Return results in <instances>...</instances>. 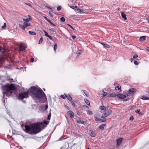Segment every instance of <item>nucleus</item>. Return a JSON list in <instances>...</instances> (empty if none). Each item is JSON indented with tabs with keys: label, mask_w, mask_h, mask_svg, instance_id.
I'll list each match as a JSON object with an SVG mask.
<instances>
[{
	"label": "nucleus",
	"mask_w": 149,
	"mask_h": 149,
	"mask_svg": "<svg viewBox=\"0 0 149 149\" xmlns=\"http://www.w3.org/2000/svg\"><path fill=\"white\" fill-rule=\"evenodd\" d=\"M49 122H37L31 125L26 124L24 125L25 130L29 134H37L46 127V125L48 124Z\"/></svg>",
	"instance_id": "nucleus-1"
},
{
	"label": "nucleus",
	"mask_w": 149,
	"mask_h": 149,
	"mask_svg": "<svg viewBox=\"0 0 149 149\" xmlns=\"http://www.w3.org/2000/svg\"><path fill=\"white\" fill-rule=\"evenodd\" d=\"M30 91L37 99H41L43 97L44 93L41 89H38L36 87H33L31 88Z\"/></svg>",
	"instance_id": "nucleus-2"
},
{
	"label": "nucleus",
	"mask_w": 149,
	"mask_h": 149,
	"mask_svg": "<svg viewBox=\"0 0 149 149\" xmlns=\"http://www.w3.org/2000/svg\"><path fill=\"white\" fill-rule=\"evenodd\" d=\"M4 89L6 91V92H3V95H5L7 93L10 92L11 93H12L13 91L15 90V88L13 84H8L4 86Z\"/></svg>",
	"instance_id": "nucleus-3"
},
{
	"label": "nucleus",
	"mask_w": 149,
	"mask_h": 149,
	"mask_svg": "<svg viewBox=\"0 0 149 149\" xmlns=\"http://www.w3.org/2000/svg\"><path fill=\"white\" fill-rule=\"evenodd\" d=\"M28 92H24L19 93L18 95V99L22 100L24 98H27L29 97Z\"/></svg>",
	"instance_id": "nucleus-4"
},
{
	"label": "nucleus",
	"mask_w": 149,
	"mask_h": 149,
	"mask_svg": "<svg viewBox=\"0 0 149 149\" xmlns=\"http://www.w3.org/2000/svg\"><path fill=\"white\" fill-rule=\"evenodd\" d=\"M112 111L110 109L107 108L102 113L101 118H105L111 114Z\"/></svg>",
	"instance_id": "nucleus-5"
},
{
	"label": "nucleus",
	"mask_w": 149,
	"mask_h": 149,
	"mask_svg": "<svg viewBox=\"0 0 149 149\" xmlns=\"http://www.w3.org/2000/svg\"><path fill=\"white\" fill-rule=\"evenodd\" d=\"M31 25V24L29 23L24 22L23 23V25L21 24H19V27L23 30H24L25 28L27 26H30Z\"/></svg>",
	"instance_id": "nucleus-6"
},
{
	"label": "nucleus",
	"mask_w": 149,
	"mask_h": 149,
	"mask_svg": "<svg viewBox=\"0 0 149 149\" xmlns=\"http://www.w3.org/2000/svg\"><path fill=\"white\" fill-rule=\"evenodd\" d=\"M136 89L134 88H131L129 89L128 93H127L129 95H133L136 92Z\"/></svg>",
	"instance_id": "nucleus-7"
},
{
	"label": "nucleus",
	"mask_w": 149,
	"mask_h": 149,
	"mask_svg": "<svg viewBox=\"0 0 149 149\" xmlns=\"http://www.w3.org/2000/svg\"><path fill=\"white\" fill-rule=\"evenodd\" d=\"M129 96V95L128 94H126L125 95H124L121 94H119L117 95V96L119 97V98L122 99H125L126 97Z\"/></svg>",
	"instance_id": "nucleus-8"
},
{
	"label": "nucleus",
	"mask_w": 149,
	"mask_h": 149,
	"mask_svg": "<svg viewBox=\"0 0 149 149\" xmlns=\"http://www.w3.org/2000/svg\"><path fill=\"white\" fill-rule=\"evenodd\" d=\"M123 139L119 138L116 140L117 145L118 146H119L122 141Z\"/></svg>",
	"instance_id": "nucleus-9"
},
{
	"label": "nucleus",
	"mask_w": 149,
	"mask_h": 149,
	"mask_svg": "<svg viewBox=\"0 0 149 149\" xmlns=\"http://www.w3.org/2000/svg\"><path fill=\"white\" fill-rule=\"evenodd\" d=\"M28 17H29V18L26 19H23V20L24 21V22L26 23L27 22H28L31 20L32 19L31 16L29 15H28Z\"/></svg>",
	"instance_id": "nucleus-10"
},
{
	"label": "nucleus",
	"mask_w": 149,
	"mask_h": 149,
	"mask_svg": "<svg viewBox=\"0 0 149 149\" xmlns=\"http://www.w3.org/2000/svg\"><path fill=\"white\" fill-rule=\"evenodd\" d=\"M89 134L91 136L93 137H94L95 136V134L94 131L92 130H90L89 131Z\"/></svg>",
	"instance_id": "nucleus-11"
},
{
	"label": "nucleus",
	"mask_w": 149,
	"mask_h": 149,
	"mask_svg": "<svg viewBox=\"0 0 149 149\" xmlns=\"http://www.w3.org/2000/svg\"><path fill=\"white\" fill-rule=\"evenodd\" d=\"M19 49L20 51H23L25 49V48L22 45H20L19 47Z\"/></svg>",
	"instance_id": "nucleus-12"
},
{
	"label": "nucleus",
	"mask_w": 149,
	"mask_h": 149,
	"mask_svg": "<svg viewBox=\"0 0 149 149\" xmlns=\"http://www.w3.org/2000/svg\"><path fill=\"white\" fill-rule=\"evenodd\" d=\"M68 114L71 117H73L74 115L73 112L71 111H69L67 112Z\"/></svg>",
	"instance_id": "nucleus-13"
},
{
	"label": "nucleus",
	"mask_w": 149,
	"mask_h": 149,
	"mask_svg": "<svg viewBox=\"0 0 149 149\" xmlns=\"http://www.w3.org/2000/svg\"><path fill=\"white\" fill-rule=\"evenodd\" d=\"M117 95L115 93H113L109 94V95H108L107 97H115L117 96Z\"/></svg>",
	"instance_id": "nucleus-14"
},
{
	"label": "nucleus",
	"mask_w": 149,
	"mask_h": 149,
	"mask_svg": "<svg viewBox=\"0 0 149 149\" xmlns=\"http://www.w3.org/2000/svg\"><path fill=\"white\" fill-rule=\"evenodd\" d=\"M100 43L105 47L109 48L110 47L109 45L107 44L104 43L103 42H100Z\"/></svg>",
	"instance_id": "nucleus-15"
},
{
	"label": "nucleus",
	"mask_w": 149,
	"mask_h": 149,
	"mask_svg": "<svg viewBox=\"0 0 149 149\" xmlns=\"http://www.w3.org/2000/svg\"><path fill=\"white\" fill-rule=\"evenodd\" d=\"M121 15L122 17L123 18H124L125 20H126L127 19V17H126V15L123 12H121Z\"/></svg>",
	"instance_id": "nucleus-16"
},
{
	"label": "nucleus",
	"mask_w": 149,
	"mask_h": 149,
	"mask_svg": "<svg viewBox=\"0 0 149 149\" xmlns=\"http://www.w3.org/2000/svg\"><path fill=\"white\" fill-rule=\"evenodd\" d=\"M146 37L144 36H141L140 37L139 40L141 41H144L146 40Z\"/></svg>",
	"instance_id": "nucleus-17"
},
{
	"label": "nucleus",
	"mask_w": 149,
	"mask_h": 149,
	"mask_svg": "<svg viewBox=\"0 0 149 149\" xmlns=\"http://www.w3.org/2000/svg\"><path fill=\"white\" fill-rule=\"evenodd\" d=\"M66 97L71 102L72 101V98L71 96L69 95H68L67 96H66Z\"/></svg>",
	"instance_id": "nucleus-18"
},
{
	"label": "nucleus",
	"mask_w": 149,
	"mask_h": 149,
	"mask_svg": "<svg viewBox=\"0 0 149 149\" xmlns=\"http://www.w3.org/2000/svg\"><path fill=\"white\" fill-rule=\"evenodd\" d=\"M84 101L88 106H90V103L89 101L87 99H84Z\"/></svg>",
	"instance_id": "nucleus-19"
},
{
	"label": "nucleus",
	"mask_w": 149,
	"mask_h": 149,
	"mask_svg": "<svg viewBox=\"0 0 149 149\" xmlns=\"http://www.w3.org/2000/svg\"><path fill=\"white\" fill-rule=\"evenodd\" d=\"M141 99L143 100H149V98L146 96H143L141 98Z\"/></svg>",
	"instance_id": "nucleus-20"
},
{
	"label": "nucleus",
	"mask_w": 149,
	"mask_h": 149,
	"mask_svg": "<svg viewBox=\"0 0 149 149\" xmlns=\"http://www.w3.org/2000/svg\"><path fill=\"white\" fill-rule=\"evenodd\" d=\"M105 126V124H102L101 125H100V127H99V128L101 130H103L104 129V127Z\"/></svg>",
	"instance_id": "nucleus-21"
},
{
	"label": "nucleus",
	"mask_w": 149,
	"mask_h": 149,
	"mask_svg": "<svg viewBox=\"0 0 149 149\" xmlns=\"http://www.w3.org/2000/svg\"><path fill=\"white\" fill-rule=\"evenodd\" d=\"M83 91L84 94L86 96L88 97L89 96V94L88 92H87L85 90H84Z\"/></svg>",
	"instance_id": "nucleus-22"
},
{
	"label": "nucleus",
	"mask_w": 149,
	"mask_h": 149,
	"mask_svg": "<svg viewBox=\"0 0 149 149\" xmlns=\"http://www.w3.org/2000/svg\"><path fill=\"white\" fill-rule=\"evenodd\" d=\"M82 52V51L81 50H79L78 51L77 53V57H78L81 54Z\"/></svg>",
	"instance_id": "nucleus-23"
},
{
	"label": "nucleus",
	"mask_w": 149,
	"mask_h": 149,
	"mask_svg": "<svg viewBox=\"0 0 149 149\" xmlns=\"http://www.w3.org/2000/svg\"><path fill=\"white\" fill-rule=\"evenodd\" d=\"M100 108L101 110L104 111L107 109L106 107L104 106H101L100 107Z\"/></svg>",
	"instance_id": "nucleus-24"
},
{
	"label": "nucleus",
	"mask_w": 149,
	"mask_h": 149,
	"mask_svg": "<svg viewBox=\"0 0 149 149\" xmlns=\"http://www.w3.org/2000/svg\"><path fill=\"white\" fill-rule=\"evenodd\" d=\"M29 33L30 34L32 35H36V33H35V32L31 31H29Z\"/></svg>",
	"instance_id": "nucleus-25"
},
{
	"label": "nucleus",
	"mask_w": 149,
	"mask_h": 149,
	"mask_svg": "<svg viewBox=\"0 0 149 149\" xmlns=\"http://www.w3.org/2000/svg\"><path fill=\"white\" fill-rule=\"evenodd\" d=\"M87 113L88 114L91 115L93 114L92 112L91 111L88 110L87 111Z\"/></svg>",
	"instance_id": "nucleus-26"
},
{
	"label": "nucleus",
	"mask_w": 149,
	"mask_h": 149,
	"mask_svg": "<svg viewBox=\"0 0 149 149\" xmlns=\"http://www.w3.org/2000/svg\"><path fill=\"white\" fill-rule=\"evenodd\" d=\"M76 8L77 9L75 10V11H76V12L77 13H81L80 11H81V9L77 8Z\"/></svg>",
	"instance_id": "nucleus-27"
},
{
	"label": "nucleus",
	"mask_w": 149,
	"mask_h": 149,
	"mask_svg": "<svg viewBox=\"0 0 149 149\" xmlns=\"http://www.w3.org/2000/svg\"><path fill=\"white\" fill-rule=\"evenodd\" d=\"M25 4L31 7V8H33V9H34L35 10L34 8L31 5L30 3H25Z\"/></svg>",
	"instance_id": "nucleus-28"
},
{
	"label": "nucleus",
	"mask_w": 149,
	"mask_h": 149,
	"mask_svg": "<svg viewBox=\"0 0 149 149\" xmlns=\"http://www.w3.org/2000/svg\"><path fill=\"white\" fill-rule=\"evenodd\" d=\"M71 102L72 104V105L74 107H75L76 106V104H75V102L74 101H72Z\"/></svg>",
	"instance_id": "nucleus-29"
},
{
	"label": "nucleus",
	"mask_w": 149,
	"mask_h": 149,
	"mask_svg": "<svg viewBox=\"0 0 149 149\" xmlns=\"http://www.w3.org/2000/svg\"><path fill=\"white\" fill-rule=\"evenodd\" d=\"M135 112L136 113H137L138 114H140L141 113L140 112V110L139 109H137L136 110H135Z\"/></svg>",
	"instance_id": "nucleus-30"
},
{
	"label": "nucleus",
	"mask_w": 149,
	"mask_h": 149,
	"mask_svg": "<svg viewBox=\"0 0 149 149\" xmlns=\"http://www.w3.org/2000/svg\"><path fill=\"white\" fill-rule=\"evenodd\" d=\"M57 48V44L55 43L54 44V50L55 51H56V49Z\"/></svg>",
	"instance_id": "nucleus-31"
},
{
	"label": "nucleus",
	"mask_w": 149,
	"mask_h": 149,
	"mask_svg": "<svg viewBox=\"0 0 149 149\" xmlns=\"http://www.w3.org/2000/svg\"><path fill=\"white\" fill-rule=\"evenodd\" d=\"M43 39L42 38H41L38 42V43L39 44H41L42 42Z\"/></svg>",
	"instance_id": "nucleus-32"
},
{
	"label": "nucleus",
	"mask_w": 149,
	"mask_h": 149,
	"mask_svg": "<svg viewBox=\"0 0 149 149\" xmlns=\"http://www.w3.org/2000/svg\"><path fill=\"white\" fill-rule=\"evenodd\" d=\"M60 21L61 22H64L65 21V19L63 17H61L60 18Z\"/></svg>",
	"instance_id": "nucleus-33"
},
{
	"label": "nucleus",
	"mask_w": 149,
	"mask_h": 149,
	"mask_svg": "<svg viewBox=\"0 0 149 149\" xmlns=\"http://www.w3.org/2000/svg\"><path fill=\"white\" fill-rule=\"evenodd\" d=\"M107 92L103 91V93L102 94L103 96H105L107 95Z\"/></svg>",
	"instance_id": "nucleus-34"
},
{
	"label": "nucleus",
	"mask_w": 149,
	"mask_h": 149,
	"mask_svg": "<svg viewBox=\"0 0 149 149\" xmlns=\"http://www.w3.org/2000/svg\"><path fill=\"white\" fill-rule=\"evenodd\" d=\"M66 96H67L66 95H61V97L62 98L65 99L66 97Z\"/></svg>",
	"instance_id": "nucleus-35"
},
{
	"label": "nucleus",
	"mask_w": 149,
	"mask_h": 149,
	"mask_svg": "<svg viewBox=\"0 0 149 149\" xmlns=\"http://www.w3.org/2000/svg\"><path fill=\"white\" fill-rule=\"evenodd\" d=\"M134 64L136 65H138L139 64L138 62L136 61H134Z\"/></svg>",
	"instance_id": "nucleus-36"
},
{
	"label": "nucleus",
	"mask_w": 149,
	"mask_h": 149,
	"mask_svg": "<svg viewBox=\"0 0 149 149\" xmlns=\"http://www.w3.org/2000/svg\"><path fill=\"white\" fill-rule=\"evenodd\" d=\"M48 22L51 25L53 26H55V25L53 23H52L49 19Z\"/></svg>",
	"instance_id": "nucleus-37"
},
{
	"label": "nucleus",
	"mask_w": 149,
	"mask_h": 149,
	"mask_svg": "<svg viewBox=\"0 0 149 149\" xmlns=\"http://www.w3.org/2000/svg\"><path fill=\"white\" fill-rule=\"evenodd\" d=\"M138 57V55L137 54H135L133 56V58L134 59L137 58Z\"/></svg>",
	"instance_id": "nucleus-38"
},
{
	"label": "nucleus",
	"mask_w": 149,
	"mask_h": 149,
	"mask_svg": "<svg viewBox=\"0 0 149 149\" xmlns=\"http://www.w3.org/2000/svg\"><path fill=\"white\" fill-rule=\"evenodd\" d=\"M51 116V113H50L48 116L47 117V119L48 120H50V117Z\"/></svg>",
	"instance_id": "nucleus-39"
},
{
	"label": "nucleus",
	"mask_w": 149,
	"mask_h": 149,
	"mask_svg": "<svg viewBox=\"0 0 149 149\" xmlns=\"http://www.w3.org/2000/svg\"><path fill=\"white\" fill-rule=\"evenodd\" d=\"M6 26V23H4V24L3 26H2V27H1V28L2 29H3V28H5Z\"/></svg>",
	"instance_id": "nucleus-40"
},
{
	"label": "nucleus",
	"mask_w": 149,
	"mask_h": 149,
	"mask_svg": "<svg viewBox=\"0 0 149 149\" xmlns=\"http://www.w3.org/2000/svg\"><path fill=\"white\" fill-rule=\"evenodd\" d=\"M70 7L73 9H74L75 8H77V6H70Z\"/></svg>",
	"instance_id": "nucleus-41"
},
{
	"label": "nucleus",
	"mask_w": 149,
	"mask_h": 149,
	"mask_svg": "<svg viewBox=\"0 0 149 149\" xmlns=\"http://www.w3.org/2000/svg\"><path fill=\"white\" fill-rule=\"evenodd\" d=\"M77 123L79 124H84L85 122H77Z\"/></svg>",
	"instance_id": "nucleus-42"
},
{
	"label": "nucleus",
	"mask_w": 149,
	"mask_h": 149,
	"mask_svg": "<svg viewBox=\"0 0 149 149\" xmlns=\"http://www.w3.org/2000/svg\"><path fill=\"white\" fill-rule=\"evenodd\" d=\"M130 120H133V117L132 116H131L130 117Z\"/></svg>",
	"instance_id": "nucleus-43"
},
{
	"label": "nucleus",
	"mask_w": 149,
	"mask_h": 149,
	"mask_svg": "<svg viewBox=\"0 0 149 149\" xmlns=\"http://www.w3.org/2000/svg\"><path fill=\"white\" fill-rule=\"evenodd\" d=\"M67 25L69 26L70 27V28H71L72 29L74 30L73 27L72 26L68 24H67Z\"/></svg>",
	"instance_id": "nucleus-44"
},
{
	"label": "nucleus",
	"mask_w": 149,
	"mask_h": 149,
	"mask_svg": "<svg viewBox=\"0 0 149 149\" xmlns=\"http://www.w3.org/2000/svg\"><path fill=\"white\" fill-rule=\"evenodd\" d=\"M61 6H58L57 8V10H58L59 11L61 10Z\"/></svg>",
	"instance_id": "nucleus-45"
},
{
	"label": "nucleus",
	"mask_w": 149,
	"mask_h": 149,
	"mask_svg": "<svg viewBox=\"0 0 149 149\" xmlns=\"http://www.w3.org/2000/svg\"><path fill=\"white\" fill-rule=\"evenodd\" d=\"M34 60V59L33 58H32L30 59V61L31 62H33Z\"/></svg>",
	"instance_id": "nucleus-46"
},
{
	"label": "nucleus",
	"mask_w": 149,
	"mask_h": 149,
	"mask_svg": "<svg viewBox=\"0 0 149 149\" xmlns=\"http://www.w3.org/2000/svg\"><path fill=\"white\" fill-rule=\"evenodd\" d=\"M81 11H80V13H85V12H84V10L82 9H81Z\"/></svg>",
	"instance_id": "nucleus-47"
},
{
	"label": "nucleus",
	"mask_w": 149,
	"mask_h": 149,
	"mask_svg": "<svg viewBox=\"0 0 149 149\" xmlns=\"http://www.w3.org/2000/svg\"><path fill=\"white\" fill-rule=\"evenodd\" d=\"M44 18L47 21H48L49 19H48L45 16H44Z\"/></svg>",
	"instance_id": "nucleus-48"
},
{
	"label": "nucleus",
	"mask_w": 149,
	"mask_h": 149,
	"mask_svg": "<svg viewBox=\"0 0 149 149\" xmlns=\"http://www.w3.org/2000/svg\"><path fill=\"white\" fill-rule=\"evenodd\" d=\"M49 15H50V16L52 17H53V16L52 15V14L50 13V12H49Z\"/></svg>",
	"instance_id": "nucleus-49"
},
{
	"label": "nucleus",
	"mask_w": 149,
	"mask_h": 149,
	"mask_svg": "<svg viewBox=\"0 0 149 149\" xmlns=\"http://www.w3.org/2000/svg\"><path fill=\"white\" fill-rule=\"evenodd\" d=\"M117 88L118 89V90H120V88H121V87H120V86H118L117 87Z\"/></svg>",
	"instance_id": "nucleus-50"
},
{
	"label": "nucleus",
	"mask_w": 149,
	"mask_h": 149,
	"mask_svg": "<svg viewBox=\"0 0 149 149\" xmlns=\"http://www.w3.org/2000/svg\"><path fill=\"white\" fill-rule=\"evenodd\" d=\"M47 37H48L50 39V40L52 39V37L51 36L49 35V36H48Z\"/></svg>",
	"instance_id": "nucleus-51"
},
{
	"label": "nucleus",
	"mask_w": 149,
	"mask_h": 149,
	"mask_svg": "<svg viewBox=\"0 0 149 149\" xmlns=\"http://www.w3.org/2000/svg\"><path fill=\"white\" fill-rule=\"evenodd\" d=\"M72 37L73 39H74L76 38V36H72Z\"/></svg>",
	"instance_id": "nucleus-52"
},
{
	"label": "nucleus",
	"mask_w": 149,
	"mask_h": 149,
	"mask_svg": "<svg viewBox=\"0 0 149 149\" xmlns=\"http://www.w3.org/2000/svg\"><path fill=\"white\" fill-rule=\"evenodd\" d=\"M83 106L84 107H87L88 108V107L86 105H83Z\"/></svg>",
	"instance_id": "nucleus-53"
},
{
	"label": "nucleus",
	"mask_w": 149,
	"mask_h": 149,
	"mask_svg": "<svg viewBox=\"0 0 149 149\" xmlns=\"http://www.w3.org/2000/svg\"><path fill=\"white\" fill-rule=\"evenodd\" d=\"M45 35L47 37H48L49 36L48 35V33L47 32H46V33H45Z\"/></svg>",
	"instance_id": "nucleus-54"
},
{
	"label": "nucleus",
	"mask_w": 149,
	"mask_h": 149,
	"mask_svg": "<svg viewBox=\"0 0 149 149\" xmlns=\"http://www.w3.org/2000/svg\"><path fill=\"white\" fill-rule=\"evenodd\" d=\"M95 117V120L96 121H97L98 120H99V119H98L97 117Z\"/></svg>",
	"instance_id": "nucleus-55"
},
{
	"label": "nucleus",
	"mask_w": 149,
	"mask_h": 149,
	"mask_svg": "<svg viewBox=\"0 0 149 149\" xmlns=\"http://www.w3.org/2000/svg\"><path fill=\"white\" fill-rule=\"evenodd\" d=\"M146 20L148 21V22L149 24V18H146Z\"/></svg>",
	"instance_id": "nucleus-56"
},
{
	"label": "nucleus",
	"mask_w": 149,
	"mask_h": 149,
	"mask_svg": "<svg viewBox=\"0 0 149 149\" xmlns=\"http://www.w3.org/2000/svg\"><path fill=\"white\" fill-rule=\"evenodd\" d=\"M146 49L147 51H149V47H147Z\"/></svg>",
	"instance_id": "nucleus-57"
},
{
	"label": "nucleus",
	"mask_w": 149,
	"mask_h": 149,
	"mask_svg": "<svg viewBox=\"0 0 149 149\" xmlns=\"http://www.w3.org/2000/svg\"><path fill=\"white\" fill-rule=\"evenodd\" d=\"M106 118H103L102 121H106Z\"/></svg>",
	"instance_id": "nucleus-58"
},
{
	"label": "nucleus",
	"mask_w": 149,
	"mask_h": 149,
	"mask_svg": "<svg viewBox=\"0 0 149 149\" xmlns=\"http://www.w3.org/2000/svg\"><path fill=\"white\" fill-rule=\"evenodd\" d=\"M48 106L47 105H46V109H47L48 108Z\"/></svg>",
	"instance_id": "nucleus-59"
},
{
	"label": "nucleus",
	"mask_w": 149,
	"mask_h": 149,
	"mask_svg": "<svg viewBox=\"0 0 149 149\" xmlns=\"http://www.w3.org/2000/svg\"><path fill=\"white\" fill-rule=\"evenodd\" d=\"M1 61H2V59H1V58H0V63H1Z\"/></svg>",
	"instance_id": "nucleus-60"
},
{
	"label": "nucleus",
	"mask_w": 149,
	"mask_h": 149,
	"mask_svg": "<svg viewBox=\"0 0 149 149\" xmlns=\"http://www.w3.org/2000/svg\"><path fill=\"white\" fill-rule=\"evenodd\" d=\"M70 1H72V2H73V1L72 0H70Z\"/></svg>",
	"instance_id": "nucleus-61"
},
{
	"label": "nucleus",
	"mask_w": 149,
	"mask_h": 149,
	"mask_svg": "<svg viewBox=\"0 0 149 149\" xmlns=\"http://www.w3.org/2000/svg\"><path fill=\"white\" fill-rule=\"evenodd\" d=\"M44 32L45 33L46 32H47L45 31H44Z\"/></svg>",
	"instance_id": "nucleus-62"
},
{
	"label": "nucleus",
	"mask_w": 149,
	"mask_h": 149,
	"mask_svg": "<svg viewBox=\"0 0 149 149\" xmlns=\"http://www.w3.org/2000/svg\"><path fill=\"white\" fill-rule=\"evenodd\" d=\"M124 100V101H127V99H126V100Z\"/></svg>",
	"instance_id": "nucleus-63"
},
{
	"label": "nucleus",
	"mask_w": 149,
	"mask_h": 149,
	"mask_svg": "<svg viewBox=\"0 0 149 149\" xmlns=\"http://www.w3.org/2000/svg\"><path fill=\"white\" fill-rule=\"evenodd\" d=\"M55 31V30H53V32H54Z\"/></svg>",
	"instance_id": "nucleus-64"
}]
</instances>
